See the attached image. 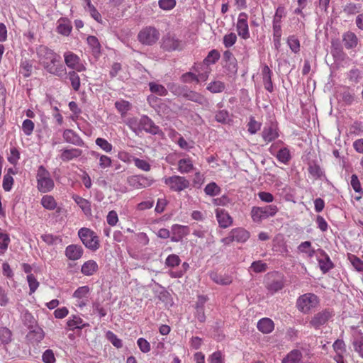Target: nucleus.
<instances>
[{"instance_id":"58","label":"nucleus","mask_w":363,"mask_h":363,"mask_svg":"<svg viewBox=\"0 0 363 363\" xmlns=\"http://www.w3.org/2000/svg\"><path fill=\"white\" fill-rule=\"evenodd\" d=\"M204 191L207 195L214 196L219 194L220 188L216 184V183L211 182L206 186Z\"/></svg>"},{"instance_id":"47","label":"nucleus","mask_w":363,"mask_h":363,"mask_svg":"<svg viewBox=\"0 0 363 363\" xmlns=\"http://www.w3.org/2000/svg\"><path fill=\"white\" fill-rule=\"evenodd\" d=\"M159 289L155 291L157 298L163 303H168L171 300V294L165 289L164 287L157 284Z\"/></svg>"},{"instance_id":"60","label":"nucleus","mask_w":363,"mask_h":363,"mask_svg":"<svg viewBox=\"0 0 363 363\" xmlns=\"http://www.w3.org/2000/svg\"><path fill=\"white\" fill-rule=\"evenodd\" d=\"M181 263V259L177 255L172 254L169 255L166 260H165V264L171 268L175 267L177 266H179Z\"/></svg>"},{"instance_id":"30","label":"nucleus","mask_w":363,"mask_h":363,"mask_svg":"<svg viewBox=\"0 0 363 363\" xmlns=\"http://www.w3.org/2000/svg\"><path fill=\"white\" fill-rule=\"evenodd\" d=\"M132 104L128 101L120 99L115 102V108L121 113V118H125L128 111L131 110Z\"/></svg>"},{"instance_id":"6","label":"nucleus","mask_w":363,"mask_h":363,"mask_svg":"<svg viewBox=\"0 0 363 363\" xmlns=\"http://www.w3.org/2000/svg\"><path fill=\"white\" fill-rule=\"evenodd\" d=\"M278 211V208L275 205H268L264 207L254 206L251 211L252 220L256 223L261 222L269 216H274Z\"/></svg>"},{"instance_id":"46","label":"nucleus","mask_w":363,"mask_h":363,"mask_svg":"<svg viewBox=\"0 0 363 363\" xmlns=\"http://www.w3.org/2000/svg\"><path fill=\"white\" fill-rule=\"evenodd\" d=\"M220 57V54L218 50L213 49L211 50L208 55L204 58L203 62L206 65H209L211 64H215Z\"/></svg>"},{"instance_id":"1","label":"nucleus","mask_w":363,"mask_h":363,"mask_svg":"<svg viewBox=\"0 0 363 363\" xmlns=\"http://www.w3.org/2000/svg\"><path fill=\"white\" fill-rule=\"evenodd\" d=\"M38 54L43 57V67L50 74L62 77L67 74L66 67L60 62L61 57L48 47H41Z\"/></svg>"},{"instance_id":"53","label":"nucleus","mask_w":363,"mask_h":363,"mask_svg":"<svg viewBox=\"0 0 363 363\" xmlns=\"http://www.w3.org/2000/svg\"><path fill=\"white\" fill-rule=\"evenodd\" d=\"M277 160L284 163L286 164L291 160V155L287 147L281 148L277 155Z\"/></svg>"},{"instance_id":"54","label":"nucleus","mask_w":363,"mask_h":363,"mask_svg":"<svg viewBox=\"0 0 363 363\" xmlns=\"http://www.w3.org/2000/svg\"><path fill=\"white\" fill-rule=\"evenodd\" d=\"M10 238L7 233L0 232V254H4L10 243Z\"/></svg>"},{"instance_id":"12","label":"nucleus","mask_w":363,"mask_h":363,"mask_svg":"<svg viewBox=\"0 0 363 363\" xmlns=\"http://www.w3.org/2000/svg\"><path fill=\"white\" fill-rule=\"evenodd\" d=\"M26 335V340L33 345H38L45 337V332L39 325L31 329Z\"/></svg>"},{"instance_id":"15","label":"nucleus","mask_w":363,"mask_h":363,"mask_svg":"<svg viewBox=\"0 0 363 363\" xmlns=\"http://www.w3.org/2000/svg\"><path fill=\"white\" fill-rule=\"evenodd\" d=\"M189 227L186 225H173L171 228V241L174 242L182 241L189 234Z\"/></svg>"},{"instance_id":"13","label":"nucleus","mask_w":363,"mask_h":363,"mask_svg":"<svg viewBox=\"0 0 363 363\" xmlns=\"http://www.w3.org/2000/svg\"><path fill=\"white\" fill-rule=\"evenodd\" d=\"M236 28L238 35L242 38L246 40L250 38L247 14L246 13L242 12L239 14Z\"/></svg>"},{"instance_id":"57","label":"nucleus","mask_w":363,"mask_h":363,"mask_svg":"<svg viewBox=\"0 0 363 363\" xmlns=\"http://www.w3.org/2000/svg\"><path fill=\"white\" fill-rule=\"evenodd\" d=\"M288 45L294 53H297L300 50V42L295 35H290L287 40Z\"/></svg>"},{"instance_id":"4","label":"nucleus","mask_w":363,"mask_h":363,"mask_svg":"<svg viewBox=\"0 0 363 363\" xmlns=\"http://www.w3.org/2000/svg\"><path fill=\"white\" fill-rule=\"evenodd\" d=\"M78 236L84 245L89 250L95 252L99 248V238L92 230L82 228L78 231Z\"/></svg>"},{"instance_id":"7","label":"nucleus","mask_w":363,"mask_h":363,"mask_svg":"<svg viewBox=\"0 0 363 363\" xmlns=\"http://www.w3.org/2000/svg\"><path fill=\"white\" fill-rule=\"evenodd\" d=\"M265 286L272 294L278 292L284 286L283 277L277 273L268 274L265 281Z\"/></svg>"},{"instance_id":"39","label":"nucleus","mask_w":363,"mask_h":363,"mask_svg":"<svg viewBox=\"0 0 363 363\" xmlns=\"http://www.w3.org/2000/svg\"><path fill=\"white\" fill-rule=\"evenodd\" d=\"M64 57L67 66L72 69L75 68L80 61L79 57L76 54L69 51L65 53Z\"/></svg>"},{"instance_id":"2","label":"nucleus","mask_w":363,"mask_h":363,"mask_svg":"<svg viewBox=\"0 0 363 363\" xmlns=\"http://www.w3.org/2000/svg\"><path fill=\"white\" fill-rule=\"evenodd\" d=\"M37 187L41 193L50 192L55 186L53 179L50 177V172L43 165L39 166L37 171Z\"/></svg>"},{"instance_id":"24","label":"nucleus","mask_w":363,"mask_h":363,"mask_svg":"<svg viewBox=\"0 0 363 363\" xmlns=\"http://www.w3.org/2000/svg\"><path fill=\"white\" fill-rule=\"evenodd\" d=\"M21 318L23 324L28 329H31L38 325L37 320L35 318L33 314L27 309H25L22 311Z\"/></svg>"},{"instance_id":"25","label":"nucleus","mask_w":363,"mask_h":363,"mask_svg":"<svg viewBox=\"0 0 363 363\" xmlns=\"http://www.w3.org/2000/svg\"><path fill=\"white\" fill-rule=\"evenodd\" d=\"M262 135L264 140L266 142H271L279 137L277 128L273 124L265 126L262 130Z\"/></svg>"},{"instance_id":"44","label":"nucleus","mask_w":363,"mask_h":363,"mask_svg":"<svg viewBox=\"0 0 363 363\" xmlns=\"http://www.w3.org/2000/svg\"><path fill=\"white\" fill-rule=\"evenodd\" d=\"M87 43L92 50L93 55L97 57L101 52V45L99 42L98 38L94 35H89L87 37Z\"/></svg>"},{"instance_id":"49","label":"nucleus","mask_w":363,"mask_h":363,"mask_svg":"<svg viewBox=\"0 0 363 363\" xmlns=\"http://www.w3.org/2000/svg\"><path fill=\"white\" fill-rule=\"evenodd\" d=\"M225 88V85L220 81H214L208 84L207 89L211 93L216 94L222 92Z\"/></svg>"},{"instance_id":"42","label":"nucleus","mask_w":363,"mask_h":363,"mask_svg":"<svg viewBox=\"0 0 363 363\" xmlns=\"http://www.w3.org/2000/svg\"><path fill=\"white\" fill-rule=\"evenodd\" d=\"M178 169L182 173H189L194 169L192 161L189 158H183L178 162Z\"/></svg>"},{"instance_id":"43","label":"nucleus","mask_w":363,"mask_h":363,"mask_svg":"<svg viewBox=\"0 0 363 363\" xmlns=\"http://www.w3.org/2000/svg\"><path fill=\"white\" fill-rule=\"evenodd\" d=\"M167 88L174 95L184 97L188 86L176 83H169Z\"/></svg>"},{"instance_id":"9","label":"nucleus","mask_w":363,"mask_h":363,"mask_svg":"<svg viewBox=\"0 0 363 363\" xmlns=\"http://www.w3.org/2000/svg\"><path fill=\"white\" fill-rule=\"evenodd\" d=\"M139 134L143 131L152 135L162 134V131L154 121L146 115H143L139 120Z\"/></svg>"},{"instance_id":"20","label":"nucleus","mask_w":363,"mask_h":363,"mask_svg":"<svg viewBox=\"0 0 363 363\" xmlns=\"http://www.w3.org/2000/svg\"><path fill=\"white\" fill-rule=\"evenodd\" d=\"M72 30L71 21L65 17H61L57 21L56 31L64 36H68Z\"/></svg>"},{"instance_id":"35","label":"nucleus","mask_w":363,"mask_h":363,"mask_svg":"<svg viewBox=\"0 0 363 363\" xmlns=\"http://www.w3.org/2000/svg\"><path fill=\"white\" fill-rule=\"evenodd\" d=\"M308 171L312 177L315 179H321L323 177H325V174L323 169L314 161L310 162L308 163Z\"/></svg>"},{"instance_id":"38","label":"nucleus","mask_w":363,"mask_h":363,"mask_svg":"<svg viewBox=\"0 0 363 363\" xmlns=\"http://www.w3.org/2000/svg\"><path fill=\"white\" fill-rule=\"evenodd\" d=\"M13 340V333L7 327H0V342L4 345L9 344Z\"/></svg>"},{"instance_id":"62","label":"nucleus","mask_w":363,"mask_h":363,"mask_svg":"<svg viewBox=\"0 0 363 363\" xmlns=\"http://www.w3.org/2000/svg\"><path fill=\"white\" fill-rule=\"evenodd\" d=\"M34 123L31 120L26 119L23 121L22 124V130L26 135H30L34 130Z\"/></svg>"},{"instance_id":"34","label":"nucleus","mask_w":363,"mask_h":363,"mask_svg":"<svg viewBox=\"0 0 363 363\" xmlns=\"http://www.w3.org/2000/svg\"><path fill=\"white\" fill-rule=\"evenodd\" d=\"M73 199L77 203V204L81 208V209L82 210L85 215H91V203L88 200L77 195L74 196Z\"/></svg>"},{"instance_id":"21","label":"nucleus","mask_w":363,"mask_h":363,"mask_svg":"<svg viewBox=\"0 0 363 363\" xmlns=\"http://www.w3.org/2000/svg\"><path fill=\"white\" fill-rule=\"evenodd\" d=\"M67 325L69 330H74L75 329L85 328L89 326V324L84 323L79 315H72L67 321Z\"/></svg>"},{"instance_id":"19","label":"nucleus","mask_w":363,"mask_h":363,"mask_svg":"<svg viewBox=\"0 0 363 363\" xmlns=\"http://www.w3.org/2000/svg\"><path fill=\"white\" fill-rule=\"evenodd\" d=\"M216 216L220 228H227L232 225L233 218L225 210L217 208Z\"/></svg>"},{"instance_id":"27","label":"nucleus","mask_w":363,"mask_h":363,"mask_svg":"<svg viewBox=\"0 0 363 363\" xmlns=\"http://www.w3.org/2000/svg\"><path fill=\"white\" fill-rule=\"evenodd\" d=\"M225 73L230 78H235L238 72V62L236 59L223 62Z\"/></svg>"},{"instance_id":"18","label":"nucleus","mask_w":363,"mask_h":363,"mask_svg":"<svg viewBox=\"0 0 363 363\" xmlns=\"http://www.w3.org/2000/svg\"><path fill=\"white\" fill-rule=\"evenodd\" d=\"M62 137L64 140L67 143L79 147H82L84 145L82 138L72 129H65L63 131Z\"/></svg>"},{"instance_id":"40","label":"nucleus","mask_w":363,"mask_h":363,"mask_svg":"<svg viewBox=\"0 0 363 363\" xmlns=\"http://www.w3.org/2000/svg\"><path fill=\"white\" fill-rule=\"evenodd\" d=\"M343 42L346 48L351 49L357 46V38L354 33L347 32L343 35Z\"/></svg>"},{"instance_id":"59","label":"nucleus","mask_w":363,"mask_h":363,"mask_svg":"<svg viewBox=\"0 0 363 363\" xmlns=\"http://www.w3.org/2000/svg\"><path fill=\"white\" fill-rule=\"evenodd\" d=\"M180 80L183 83H191L192 82H196V83H199V79L198 76L191 72H188L183 74L180 77Z\"/></svg>"},{"instance_id":"5","label":"nucleus","mask_w":363,"mask_h":363,"mask_svg":"<svg viewBox=\"0 0 363 363\" xmlns=\"http://www.w3.org/2000/svg\"><path fill=\"white\" fill-rule=\"evenodd\" d=\"M160 31L153 26L143 28L138 35V39L140 43L145 45H153L159 40Z\"/></svg>"},{"instance_id":"8","label":"nucleus","mask_w":363,"mask_h":363,"mask_svg":"<svg viewBox=\"0 0 363 363\" xmlns=\"http://www.w3.org/2000/svg\"><path fill=\"white\" fill-rule=\"evenodd\" d=\"M164 183L169 186V189L174 191L180 192L190 185V182L184 177L174 175L166 178Z\"/></svg>"},{"instance_id":"51","label":"nucleus","mask_w":363,"mask_h":363,"mask_svg":"<svg viewBox=\"0 0 363 363\" xmlns=\"http://www.w3.org/2000/svg\"><path fill=\"white\" fill-rule=\"evenodd\" d=\"M150 90L152 93L156 94L159 96H166L167 94V89L161 85L155 82H150L149 84Z\"/></svg>"},{"instance_id":"22","label":"nucleus","mask_w":363,"mask_h":363,"mask_svg":"<svg viewBox=\"0 0 363 363\" xmlns=\"http://www.w3.org/2000/svg\"><path fill=\"white\" fill-rule=\"evenodd\" d=\"M184 97L200 105L206 106L208 104V99L205 96L195 91L190 90L189 88H187Z\"/></svg>"},{"instance_id":"55","label":"nucleus","mask_w":363,"mask_h":363,"mask_svg":"<svg viewBox=\"0 0 363 363\" xmlns=\"http://www.w3.org/2000/svg\"><path fill=\"white\" fill-rule=\"evenodd\" d=\"M360 9V4L350 3L344 6L343 12L347 15H354L359 13Z\"/></svg>"},{"instance_id":"56","label":"nucleus","mask_w":363,"mask_h":363,"mask_svg":"<svg viewBox=\"0 0 363 363\" xmlns=\"http://www.w3.org/2000/svg\"><path fill=\"white\" fill-rule=\"evenodd\" d=\"M123 121L126 123L129 128L137 135H139V121L136 118H123Z\"/></svg>"},{"instance_id":"41","label":"nucleus","mask_w":363,"mask_h":363,"mask_svg":"<svg viewBox=\"0 0 363 363\" xmlns=\"http://www.w3.org/2000/svg\"><path fill=\"white\" fill-rule=\"evenodd\" d=\"M301 352L298 350H294L283 359L282 363H301Z\"/></svg>"},{"instance_id":"33","label":"nucleus","mask_w":363,"mask_h":363,"mask_svg":"<svg viewBox=\"0 0 363 363\" xmlns=\"http://www.w3.org/2000/svg\"><path fill=\"white\" fill-rule=\"evenodd\" d=\"M19 69V72L23 76V77H29L31 75L33 70L32 60L28 59L21 60Z\"/></svg>"},{"instance_id":"3","label":"nucleus","mask_w":363,"mask_h":363,"mask_svg":"<svg viewBox=\"0 0 363 363\" xmlns=\"http://www.w3.org/2000/svg\"><path fill=\"white\" fill-rule=\"evenodd\" d=\"M320 299L313 293H306L300 296L296 300L297 309L304 314H308L311 310L318 306Z\"/></svg>"},{"instance_id":"63","label":"nucleus","mask_w":363,"mask_h":363,"mask_svg":"<svg viewBox=\"0 0 363 363\" xmlns=\"http://www.w3.org/2000/svg\"><path fill=\"white\" fill-rule=\"evenodd\" d=\"M237 40V36L234 33H230L224 35L223 37V44L224 46L227 48L232 47Z\"/></svg>"},{"instance_id":"11","label":"nucleus","mask_w":363,"mask_h":363,"mask_svg":"<svg viewBox=\"0 0 363 363\" xmlns=\"http://www.w3.org/2000/svg\"><path fill=\"white\" fill-rule=\"evenodd\" d=\"M161 48L168 52L182 50L181 41L174 35L167 33L162 38Z\"/></svg>"},{"instance_id":"37","label":"nucleus","mask_w":363,"mask_h":363,"mask_svg":"<svg viewBox=\"0 0 363 363\" xmlns=\"http://www.w3.org/2000/svg\"><path fill=\"white\" fill-rule=\"evenodd\" d=\"M352 345L354 351L363 358V334L362 333H358L353 336Z\"/></svg>"},{"instance_id":"29","label":"nucleus","mask_w":363,"mask_h":363,"mask_svg":"<svg viewBox=\"0 0 363 363\" xmlns=\"http://www.w3.org/2000/svg\"><path fill=\"white\" fill-rule=\"evenodd\" d=\"M99 269L98 264L93 259L85 262L81 268V272L85 276H91L97 272Z\"/></svg>"},{"instance_id":"32","label":"nucleus","mask_w":363,"mask_h":363,"mask_svg":"<svg viewBox=\"0 0 363 363\" xmlns=\"http://www.w3.org/2000/svg\"><path fill=\"white\" fill-rule=\"evenodd\" d=\"M230 232L234 240L238 242H245L250 238L249 232L242 228H234Z\"/></svg>"},{"instance_id":"50","label":"nucleus","mask_w":363,"mask_h":363,"mask_svg":"<svg viewBox=\"0 0 363 363\" xmlns=\"http://www.w3.org/2000/svg\"><path fill=\"white\" fill-rule=\"evenodd\" d=\"M350 184L355 192L360 194L359 196H357L355 198L356 200H359L363 194V190L358 177L356 174H352L351 176Z\"/></svg>"},{"instance_id":"28","label":"nucleus","mask_w":363,"mask_h":363,"mask_svg":"<svg viewBox=\"0 0 363 363\" xmlns=\"http://www.w3.org/2000/svg\"><path fill=\"white\" fill-rule=\"evenodd\" d=\"M263 77V83L264 88L269 92H272L274 90L273 83L272 81V72L267 65H264L262 71Z\"/></svg>"},{"instance_id":"36","label":"nucleus","mask_w":363,"mask_h":363,"mask_svg":"<svg viewBox=\"0 0 363 363\" xmlns=\"http://www.w3.org/2000/svg\"><path fill=\"white\" fill-rule=\"evenodd\" d=\"M331 53L335 59L341 60L344 59L345 53L338 40L332 41Z\"/></svg>"},{"instance_id":"23","label":"nucleus","mask_w":363,"mask_h":363,"mask_svg":"<svg viewBox=\"0 0 363 363\" xmlns=\"http://www.w3.org/2000/svg\"><path fill=\"white\" fill-rule=\"evenodd\" d=\"M61 152L60 157L63 162H69L78 158L82 154V150L78 148H65Z\"/></svg>"},{"instance_id":"52","label":"nucleus","mask_w":363,"mask_h":363,"mask_svg":"<svg viewBox=\"0 0 363 363\" xmlns=\"http://www.w3.org/2000/svg\"><path fill=\"white\" fill-rule=\"evenodd\" d=\"M348 259L354 268L359 272H363V261L354 255L349 254Z\"/></svg>"},{"instance_id":"26","label":"nucleus","mask_w":363,"mask_h":363,"mask_svg":"<svg viewBox=\"0 0 363 363\" xmlns=\"http://www.w3.org/2000/svg\"><path fill=\"white\" fill-rule=\"evenodd\" d=\"M257 329L264 334L270 333L274 328V322L268 318H263L257 323Z\"/></svg>"},{"instance_id":"31","label":"nucleus","mask_w":363,"mask_h":363,"mask_svg":"<svg viewBox=\"0 0 363 363\" xmlns=\"http://www.w3.org/2000/svg\"><path fill=\"white\" fill-rule=\"evenodd\" d=\"M211 279L216 284L227 286L232 283V278L227 274H220L217 272H211L210 274Z\"/></svg>"},{"instance_id":"17","label":"nucleus","mask_w":363,"mask_h":363,"mask_svg":"<svg viewBox=\"0 0 363 363\" xmlns=\"http://www.w3.org/2000/svg\"><path fill=\"white\" fill-rule=\"evenodd\" d=\"M84 254V249L79 245L72 244L66 247L65 255L68 259L76 261L79 259Z\"/></svg>"},{"instance_id":"61","label":"nucleus","mask_w":363,"mask_h":363,"mask_svg":"<svg viewBox=\"0 0 363 363\" xmlns=\"http://www.w3.org/2000/svg\"><path fill=\"white\" fill-rule=\"evenodd\" d=\"M27 281L29 286L30 294L34 293L39 286V282L33 274L27 275Z\"/></svg>"},{"instance_id":"16","label":"nucleus","mask_w":363,"mask_h":363,"mask_svg":"<svg viewBox=\"0 0 363 363\" xmlns=\"http://www.w3.org/2000/svg\"><path fill=\"white\" fill-rule=\"evenodd\" d=\"M318 252L322 257V258H318V265L323 274H326L330 269L335 267V264L331 261L329 255L322 249H318Z\"/></svg>"},{"instance_id":"64","label":"nucleus","mask_w":363,"mask_h":363,"mask_svg":"<svg viewBox=\"0 0 363 363\" xmlns=\"http://www.w3.org/2000/svg\"><path fill=\"white\" fill-rule=\"evenodd\" d=\"M42 360L44 363H55L56 359L53 351L50 349L46 350L42 355Z\"/></svg>"},{"instance_id":"48","label":"nucleus","mask_w":363,"mask_h":363,"mask_svg":"<svg viewBox=\"0 0 363 363\" xmlns=\"http://www.w3.org/2000/svg\"><path fill=\"white\" fill-rule=\"evenodd\" d=\"M68 76V78L70 81L71 86L72 89L77 91L80 87V78L78 74L74 71H70L67 73L65 75Z\"/></svg>"},{"instance_id":"10","label":"nucleus","mask_w":363,"mask_h":363,"mask_svg":"<svg viewBox=\"0 0 363 363\" xmlns=\"http://www.w3.org/2000/svg\"><path fill=\"white\" fill-rule=\"evenodd\" d=\"M334 315L333 311L329 308H325L314 315L309 322V324L315 329L325 325L330 318Z\"/></svg>"},{"instance_id":"45","label":"nucleus","mask_w":363,"mask_h":363,"mask_svg":"<svg viewBox=\"0 0 363 363\" xmlns=\"http://www.w3.org/2000/svg\"><path fill=\"white\" fill-rule=\"evenodd\" d=\"M42 206L48 210H54L57 208V202L51 195H45L41 199Z\"/></svg>"},{"instance_id":"14","label":"nucleus","mask_w":363,"mask_h":363,"mask_svg":"<svg viewBox=\"0 0 363 363\" xmlns=\"http://www.w3.org/2000/svg\"><path fill=\"white\" fill-rule=\"evenodd\" d=\"M128 182L135 189H143L150 186L152 184L153 179L143 175H134L128 179Z\"/></svg>"}]
</instances>
